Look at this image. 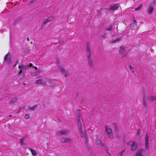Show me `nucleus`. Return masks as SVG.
<instances>
[{
	"label": "nucleus",
	"mask_w": 156,
	"mask_h": 156,
	"mask_svg": "<svg viewBox=\"0 0 156 156\" xmlns=\"http://www.w3.org/2000/svg\"><path fill=\"white\" fill-rule=\"evenodd\" d=\"M86 54L88 62L90 66H92L94 65L93 61L91 59V56L90 47L88 44H87Z\"/></svg>",
	"instance_id": "f257e3e1"
},
{
	"label": "nucleus",
	"mask_w": 156,
	"mask_h": 156,
	"mask_svg": "<svg viewBox=\"0 0 156 156\" xmlns=\"http://www.w3.org/2000/svg\"><path fill=\"white\" fill-rule=\"evenodd\" d=\"M58 69L59 71L64 74L65 77H67L69 76V74L65 69V67L63 65H61L60 66Z\"/></svg>",
	"instance_id": "f03ea898"
},
{
	"label": "nucleus",
	"mask_w": 156,
	"mask_h": 156,
	"mask_svg": "<svg viewBox=\"0 0 156 156\" xmlns=\"http://www.w3.org/2000/svg\"><path fill=\"white\" fill-rule=\"evenodd\" d=\"M105 130L107 132L108 135H109V137L112 139L113 137V133L112 132L111 129L107 126H105Z\"/></svg>",
	"instance_id": "7ed1b4c3"
},
{
	"label": "nucleus",
	"mask_w": 156,
	"mask_h": 156,
	"mask_svg": "<svg viewBox=\"0 0 156 156\" xmlns=\"http://www.w3.org/2000/svg\"><path fill=\"white\" fill-rule=\"evenodd\" d=\"M154 2H153L150 5L148 8L147 9V11L148 13H151L152 12L154 9Z\"/></svg>",
	"instance_id": "20e7f679"
},
{
	"label": "nucleus",
	"mask_w": 156,
	"mask_h": 156,
	"mask_svg": "<svg viewBox=\"0 0 156 156\" xmlns=\"http://www.w3.org/2000/svg\"><path fill=\"white\" fill-rule=\"evenodd\" d=\"M145 150L148 151L149 149V140L147 135H146L145 138Z\"/></svg>",
	"instance_id": "39448f33"
},
{
	"label": "nucleus",
	"mask_w": 156,
	"mask_h": 156,
	"mask_svg": "<svg viewBox=\"0 0 156 156\" xmlns=\"http://www.w3.org/2000/svg\"><path fill=\"white\" fill-rule=\"evenodd\" d=\"M119 7V4L118 3H115L110 6L109 9V10H116Z\"/></svg>",
	"instance_id": "423d86ee"
},
{
	"label": "nucleus",
	"mask_w": 156,
	"mask_h": 156,
	"mask_svg": "<svg viewBox=\"0 0 156 156\" xmlns=\"http://www.w3.org/2000/svg\"><path fill=\"white\" fill-rule=\"evenodd\" d=\"M4 60L8 63H11V56L10 52H8L4 58Z\"/></svg>",
	"instance_id": "0eeeda50"
},
{
	"label": "nucleus",
	"mask_w": 156,
	"mask_h": 156,
	"mask_svg": "<svg viewBox=\"0 0 156 156\" xmlns=\"http://www.w3.org/2000/svg\"><path fill=\"white\" fill-rule=\"evenodd\" d=\"M130 147L132 151H134L138 147L137 144L135 142H133L132 144H130Z\"/></svg>",
	"instance_id": "6e6552de"
},
{
	"label": "nucleus",
	"mask_w": 156,
	"mask_h": 156,
	"mask_svg": "<svg viewBox=\"0 0 156 156\" xmlns=\"http://www.w3.org/2000/svg\"><path fill=\"white\" fill-rule=\"evenodd\" d=\"M35 83L36 84H41L44 86L47 85L46 82L43 81L42 79H39L36 80Z\"/></svg>",
	"instance_id": "1a4fd4ad"
},
{
	"label": "nucleus",
	"mask_w": 156,
	"mask_h": 156,
	"mask_svg": "<svg viewBox=\"0 0 156 156\" xmlns=\"http://www.w3.org/2000/svg\"><path fill=\"white\" fill-rule=\"evenodd\" d=\"M144 150L143 149H140L137 150L136 154V156H142Z\"/></svg>",
	"instance_id": "9d476101"
},
{
	"label": "nucleus",
	"mask_w": 156,
	"mask_h": 156,
	"mask_svg": "<svg viewBox=\"0 0 156 156\" xmlns=\"http://www.w3.org/2000/svg\"><path fill=\"white\" fill-rule=\"evenodd\" d=\"M53 17H49L48 18L46 19L43 22V24L45 25L48 22H51L53 20Z\"/></svg>",
	"instance_id": "9b49d317"
},
{
	"label": "nucleus",
	"mask_w": 156,
	"mask_h": 156,
	"mask_svg": "<svg viewBox=\"0 0 156 156\" xmlns=\"http://www.w3.org/2000/svg\"><path fill=\"white\" fill-rule=\"evenodd\" d=\"M148 100L150 102H154L156 101V96H151L148 97Z\"/></svg>",
	"instance_id": "f8f14e48"
},
{
	"label": "nucleus",
	"mask_w": 156,
	"mask_h": 156,
	"mask_svg": "<svg viewBox=\"0 0 156 156\" xmlns=\"http://www.w3.org/2000/svg\"><path fill=\"white\" fill-rule=\"evenodd\" d=\"M96 144L98 145H100L101 146L102 145V144L101 143V140L98 138L96 137L95 138Z\"/></svg>",
	"instance_id": "ddd939ff"
},
{
	"label": "nucleus",
	"mask_w": 156,
	"mask_h": 156,
	"mask_svg": "<svg viewBox=\"0 0 156 156\" xmlns=\"http://www.w3.org/2000/svg\"><path fill=\"white\" fill-rule=\"evenodd\" d=\"M126 50V48L123 47H121L119 48V52L121 55H123L124 51Z\"/></svg>",
	"instance_id": "4468645a"
},
{
	"label": "nucleus",
	"mask_w": 156,
	"mask_h": 156,
	"mask_svg": "<svg viewBox=\"0 0 156 156\" xmlns=\"http://www.w3.org/2000/svg\"><path fill=\"white\" fill-rule=\"evenodd\" d=\"M18 100V98L17 97H15L11 100L9 102V103L11 104H13L15 101H17Z\"/></svg>",
	"instance_id": "2eb2a0df"
},
{
	"label": "nucleus",
	"mask_w": 156,
	"mask_h": 156,
	"mask_svg": "<svg viewBox=\"0 0 156 156\" xmlns=\"http://www.w3.org/2000/svg\"><path fill=\"white\" fill-rule=\"evenodd\" d=\"M77 124L79 126H82V123L81 122L80 117V116H78L77 117Z\"/></svg>",
	"instance_id": "dca6fc26"
},
{
	"label": "nucleus",
	"mask_w": 156,
	"mask_h": 156,
	"mask_svg": "<svg viewBox=\"0 0 156 156\" xmlns=\"http://www.w3.org/2000/svg\"><path fill=\"white\" fill-rule=\"evenodd\" d=\"M62 141L64 143L69 142L71 141V139L69 138H62Z\"/></svg>",
	"instance_id": "f3484780"
},
{
	"label": "nucleus",
	"mask_w": 156,
	"mask_h": 156,
	"mask_svg": "<svg viewBox=\"0 0 156 156\" xmlns=\"http://www.w3.org/2000/svg\"><path fill=\"white\" fill-rule=\"evenodd\" d=\"M59 133L62 135H65L68 133V131L66 130H62L59 131Z\"/></svg>",
	"instance_id": "a211bd4d"
},
{
	"label": "nucleus",
	"mask_w": 156,
	"mask_h": 156,
	"mask_svg": "<svg viewBox=\"0 0 156 156\" xmlns=\"http://www.w3.org/2000/svg\"><path fill=\"white\" fill-rule=\"evenodd\" d=\"M20 69V71H19V73H18V74L19 75H20V74L21 73H22V69H24V67L23 66V65H21V66H19L18 67Z\"/></svg>",
	"instance_id": "6ab92c4d"
},
{
	"label": "nucleus",
	"mask_w": 156,
	"mask_h": 156,
	"mask_svg": "<svg viewBox=\"0 0 156 156\" xmlns=\"http://www.w3.org/2000/svg\"><path fill=\"white\" fill-rule=\"evenodd\" d=\"M143 105L144 107L145 108H147V100L145 98H144L143 100Z\"/></svg>",
	"instance_id": "aec40b11"
},
{
	"label": "nucleus",
	"mask_w": 156,
	"mask_h": 156,
	"mask_svg": "<svg viewBox=\"0 0 156 156\" xmlns=\"http://www.w3.org/2000/svg\"><path fill=\"white\" fill-rule=\"evenodd\" d=\"M37 105H35V106H34L32 107H28V108L27 109L28 110H34L36 108H37Z\"/></svg>",
	"instance_id": "412c9836"
},
{
	"label": "nucleus",
	"mask_w": 156,
	"mask_h": 156,
	"mask_svg": "<svg viewBox=\"0 0 156 156\" xmlns=\"http://www.w3.org/2000/svg\"><path fill=\"white\" fill-rule=\"evenodd\" d=\"M30 150L32 154H33V155H34V156L36 155L37 154V153L35 151L33 150L32 149H31V148L30 149Z\"/></svg>",
	"instance_id": "4be33fe9"
},
{
	"label": "nucleus",
	"mask_w": 156,
	"mask_h": 156,
	"mask_svg": "<svg viewBox=\"0 0 156 156\" xmlns=\"http://www.w3.org/2000/svg\"><path fill=\"white\" fill-rule=\"evenodd\" d=\"M124 151V150H123L120 152L117 155V156H122L123 153Z\"/></svg>",
	"instance_id": "5701e85b"
},
{
	"label": "nucleus",
	"mask_w": 156,
	"mask_h": 156,
	"mask_svg": "<svg viewBox=\"0 0 156 156\" xmlns=\"http://www.w3.org/2000/svg\"><path fill=\"white\" fill-rule=\"evenodd\" d=\"M30 118V115L29 114H26L24 117V118L26 119H28Z\"/></svg>",
	"instance_id": "b1692460"
},
{
	"label": "nucleus",
	"mask_w": 156,
	"mask_h": 156,
	"mask_svg": "<svg viewBox=\"0 0 156 156\" xmlns=\"http://www.w3.org/2000/svg\"><path fill=\"white\" fill-rule=\"evenodd\" d=\"M142 6H143L142 5V4H141V5H140V6L139 7H138L137 8H136L135 9V11L137 10H138L139 9H141L142 8Z\"/></svg>",
	"instance_id": "393cba45"
},
{
	"label": "nucleus",
	"mask_w": 156,
	"mask_h": 156,
	"mask_svg": "<svg viewBox=\"0 0 156 156\" xmlns=\"http://www.w3.org/2000/svg\"><path fill=\"white\" fill-rule=\"evenodd\" d=\"M142 6H143L142 5V4H141V5H140V6L139 7H138L137 8H136L135 9V11L137 10H138L139 9H141L142 8Z\"/></svg>",
	"instance_id": "a878e982"
},
{
	"label": "nucleus",
	"mask_w": 156,
	"mask_h": 156,
	"mask_svg": "<svg viewBox=\"0 0 156 156\" xmlns=\"http://www.w3.org/2000/svg\"><path fill=\"white\" fill-rule=\"evenodd\" d=\"M140 129H138L137 130V135L139 137L140 136Z\"/></svg>",
	"instance_id": "bb28decb"
},
{
	"label": "nucleus",
	"mask_w": 156,
	"mask_h": 156,
	"mask_svg": "<svg viewBox=\"0 0 156 156\" xmlns=\"http://www.w3.org/2000/svg\"><path fill=\"white\" fill-rule=\"evenodd\" d=\"M120 40V38H118V39H115V40H114L113 41H112V43H115L116 42L118 41H119Z\"/></svg>",
	"instance_id": "cd10ccee"
},
{
	"label": "nucleus",
	"mask_w": 156,
	"mask_h": 156,
	"mask_svg": "<svg viewBox=\"0 0 156 156\" xmlns=\"http://www.w3.org/2000/svg\"><path fill=\"white\" fill-rule=\"evenodd\" d=\"M112 29V26H110L109 27H108L107 29V30H111Z\"/></svg>",
	"instance_id": "c85d7f7f"
},
{
	"label": "nucleus",
	"mask_w": 156,
	"mask_h": 156,
	"mask_svg": "<svg viewBox=\"0 0 156 156\" xmlns=\"http://www.w3.org/2000/svg\"><path fill=\"white\" fill-rule=\"evenodd\" d=\"M20 143H21V144L22 145L24 144L23 142V140L22 139H20Z\"/></svg>",
	"instance_id": "c756f323"
},
{
	"label": "nucleus",
	"mask_w": 156,
	"mask_h": 156,
	"mask_svg": "<svg viewBox=\"0 0 156 156\" xmlns=\"http://www.w3.org/2000/svg\"><path fill=\"white\" fill-rule=\"evenodd\" d=\"M33 64H32V63H30L29 64V67H33Z\"/></svg>",
	"instance_id": "7c9ffc66"
},
{
	"label": "nucleus",
	"mask_w": 156,
	"mask_h": 156,
	"mask_svg": "<svg viewBox=\"0 0 156 156\" xmlns=\"http://www.w3.org/2000/svg\"><path fill=\"white\" fill-rule=\"evenodd\" d=\"M134 24H136L137 23V22L135 20H134Z\"/></svg>",
	"instance_id": "2f4dec72"
},
{
	"label": "nucleus",
	"mask_w": 156,
	"mask_h": 156,
	"mask_svg": "<svg viewBox=\"0 0 156 156\" xmlns=\"http://www.w3.org/2000/svg\"><path fill=\"white\" fill-rule=\"evenodd\" d=\"M33 68L35 69L36 70H37V68L36 66H33Z\"/></svg>",
	"instance_id": "473e14b6"
},
{
	"label": "nucleus",
	"mask_w": 156,
	"mask_h": 156,
	"mask_svg": "<svg viewBox=\"0 0 156 156\" xmlns=\"http://www.w3.org/2000/svg\"><path fill=\"white\" fill-rule=\"evenodd\" d=\"M101 37H103L104 38H105L106 37V36L105 35H103L101 36Z\"/></svg>",
	"instance_id": "72a5a7b5"
},
{
	"label": "nucleus",
	"mask_w": 156,
	"mask_h": 156,
	"mask_svg": "<svg viewBox=\"0 0 156 156\" xmlns=\"http://www.w3.org/2000/svg\"><path fill=\"white\" fill-rule=\"evenodd\" d=\"M129 67H130V69H133V68L132 66H129Z\"/></svg>",
	"instance_id": "f704fd0d"
},
{
	"label": "nucleus",
	"mask_w": 156,
	"mask_h": 156,
	"mask_svg": "<svg viewBox=\"0 0 156 156\" xmlns=\"http://www.w3.org/2000/svg\"><path fill=\"white\" fill-rule=\"evenodd\" d=\"M17 62H16V63L15 65V66H14V67L17 64Z\"/></svg>",
	"instance_id": "c9c22d12"
},
{
	"label": "nucleus",
	"mask_w": 156,
	"mask_h": 156,
	"mask_svg": "<svg viewBox=\"0 0 156 156\" xmlns=\"http://www.w3.org/2000/svg\"><path fill=\"white\" fill-rule=\"evenodd\" d=\"M116 130H117V131H118V132L119 133V131L118 130V129H117Z\"/></svg>",
	"instance_id": "e433bc0d"
},
{
	"label": "nucleus",
	"mask_w": 156,
	"mask_h": 156,
	"mask_svg": "<svg viewBox=\"0 0 156 156\" xmlns=\"http://www.w3.org/2000/svg\"><path fill=\"white\" fill-rule=\"evenodd\" d=\"M16 5V4H15V5H14V6H15V5Z\"/></svg>",
	"instance_id": "4c0bfd02"
},
{
	"label": "nucleus",
	"mask_w": 156,
	"mask_h": 156,
	"mask_svg": "<svg viewBox=\"0 0 156 156\" xmlns=\"http://www.w3.org/2000/svg\"><path fill=\"white\" fill-rule=\"evenodd\" d=\"M28 41H29L28 38Z\"/></svg>",
	"instance_id": "58836bf2"
}]
</instances>
